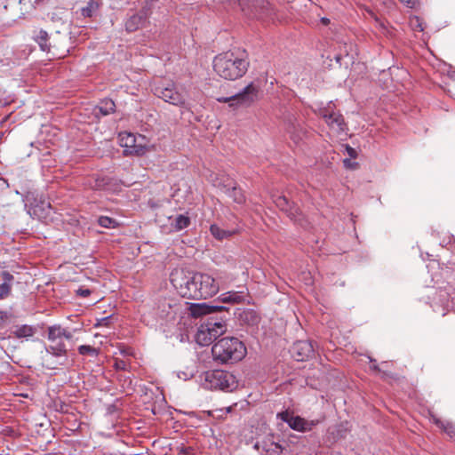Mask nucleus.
Listing matches in <instances>:
<instances>
[{
  "label": "nucleus",
  "mask_w": 455,
  "mask_h": 455,
  "mask_svg": "<svg viewBox=\"0 0 455 455\" xmlns=\"http://www.w3.org/2000/svg\"><path fill=\"white\" fill-rule=\"evenodd\" d=\"M220 300L222 303L238 304L243 300V296L241 292L228 291L221 295Z\"/></svg>",
  "instance_id": "23"
},
{
  "label": "nucleus",
  "mask_w": 455,
  "mask_h": 455,
  "mask_svg": "<svg viewBox=\"0 0 455 455\" xmlns=\"http://www.w3.org/2000/svg\"><path fill=\"white\" fill-rule=\"evenodd\" d=\"M212 353L215 361L233 363L245 356L246 347L237 338L228 337L217 341L212 346Z\"/></svg>",
  "instance_id": "2"
},
{
  "label": "nucleus",
  "mask_w": 455,
  "mask_h": 455,
  "mask_svg": "<svg viewBox=\"0 0 455 455\" xmlns=\"http://www.w3.org/2000/svg\"><path fill=\"white\" fill-rule=\"evenodd\" d=\"M39 209H40V207L38 205H36L35 207H33V213L37 214V212Z\"/></svg>",
  "instance_id": "46"
},
{
  "label": "nucleus",
  "mask_w": 455,
  "mask_h": 455,
  "mask_svg": "<svg viewBox=\"0 0 455 455\" xmlns=\"http://www.w3.org/2000/svg\"><path fill=\"white\" fill-rule=\"evenodd\" d=\"M286 130L290 133L291 139L296 144L302 140L303 137L306 135V130L296 119L289 120Z\"/></svg>",
  "instance_id": "17"
},
{
  "label": "nucleus",
  "mask_w": 455,
  "mask_h": 455,
  "mask_svg": "<svg viewBox=\"0 0 455 455\" xmlns=\"http://www.w3.org/2000/svg\"><path fill=\"white\" fill-rule=\"evenodd\" d=\"M116 104L115 102L110 99H105L103 100L99 106L95 108V114L100 113L103 116L109 115L115 111Z\"/></svg>",
  "instance_id": "21"
},
{
  "label": "nucleus",
  "mask_w": 455,
  "mask_h": 455,
  "mask_svg": "<svg viewBox=\"0 0 455 455\" xmlns=\"http://www.w3.org/2000/svg\"><path fill=\"white\" fill-rule=\"evenodd\" d=\"M346 151L347 153V155L351 157V158H356L357 156V153L355 151V148H351L350 146L347 145L346 146Z\"/></svg>",
  "instance_id": "34"
},
{
  "label": "nucleus",
  "mask_w": 455,
  "mask_h": 455,
  "mask_svg": "<svg viewBox=\"0 0 455 455\" xmlns=\"http://www.w3.org/2000/svg\"><path fill=\"white\" fill-rule=\"evenodd\" d=\"M44 206H46L49 209L51 208L50 204H48V203L45 204L44 202H42V210H44Z\"/></svg>",
  "instance_id": "45"
},
{
  "label": "nucleus",
  "mask_w": 455,
  "mask_h": 455,
  "mask_svg": "<svg viewBox=\"0 0 455 455\" xmlns=\"http://www.w3.org/2000/svg\"><path fill=\"white\" fill-rule=\"evenodd\" d=\"M319 114L326 124L337 132H342L346 130L347 125L342 115L334 112L330 105L327 108L320 109Z\"/></svg>",
  "instance_id": "12"
},
{
  "label": "nucleus",
  "mask_w": 455,
  "mask_h": 455,
  "mask_svg": "<svg viewBox=\"0 0 455 455\" xmlns=\"http://www.w3.org/2000/svg\"><path fill=\"white\" fill-rule=\"evenodd\" d=\"M115 368L117 370H125L126 363L123 360H116L115 363Z\"/></svg>",
  "instance_id": "35"
},
{
  "label": "nucleus",
  "mask_w": 455,
  "mask_h": 455,
  "mask_svg": "<svg viewBox=\"0 0 455 455\" xmlns=\"http://www.w3.org/2000/svg\"><path fill=\"white\" fill-rule=\"evenodd\" d=\"M196 281L201 299L212 297L219 291V284L215 279L207 274L196 273Z\"/></svg>",
  "instance_id": "11"
},
{
  "label": "nucleus",
  "mask_w": 455,
  "mask_h": 455,
  "mask_svg": "<svg viewBox=\"0 0 455 455\" xmlns=\"http://www.w3.org/2000/svg\"><path fill=\"white\" fill-rule=\"evenodd\" d=\"M78 352L80 355H89L91 356H97L98 355V350L94 348L93 347L88 346V345H82L78 347Z\"/></svg>",
  "instance_id": "29"
},
{
  "label": "nucleus",
  "mask_w": 455,
  "mask_h": 455,
  "mask_svg": "<svg viewBox=\"0 0 455 455\" xmlns=\"http://www.w3.org/2000/svg\"><path fill=\"white\" fill-rule=\"evenodd\" d=\"M211 234L218 240H223L230 237L235 232L223 229L217 225H212L210 228Z\"/></svg>",
  "instance_id": "25"
},
{
  "label": "nucleus",
  "mask_w": 455,
  "mask_h": 455,
  "mask_svg": "<svg viewBox=\"0 0 455 455\" xmlns=\"http://www.w3.org/2000/svg\"><path fill=\"white\" fill-rule=\"evenodd\" d=\"M11 292V285L7 283L0 284V299L7 297Z\"/></svg>",
  "instance_id": "31"
},
{
  "label": "nucleus",
  "mask_w": 455,
  "mask_h": 455,
  "mask_svg": "<svg viewBox=\"0 0 455 455\" xmlns=\"http://www.w3.org/2000/svg\"><path fill=\"white\" fill-rule=\"evenodd\" d=\"M341 59H342V53L341 52L335 56V60H336V61L338 63H340Z\"/></svg>",
  "instance_id": "42"
},
{
  "label": "nucleus",
  "mask_w": 455,
  "mask_h": 455,
  "mask_svg": "<svg viewBox=\"0 0 455 455\" xmlns=\"http://www.w3.org/2000/svg\"><path fill=\"white\" fill-rule=\"evenodd\" d=\"M72 337V333L60 325L50 326L48 328V339L51 344L46 348L47 352L55 356L65 355L67 351L65 340L68 341Z\"/></svg>",
  "instance_id": "5"
},
{
  "label": "nucleus",
  "mask_w": 455,
  "mask_h": 455,
  "mask_svg": "<svg viewBox=\"0 0 455 455\" xmlns=\"http://www.w3.org/2000/svg\"><path fill=\"white\" fill-rule=\"evenodd\" d=\"M239 4L246 14L255 18H261L268 5L266 0H239Z\"/></svg>",
  "instance_id": "13"
},
{
  "label": "nucleus",
  "mask_w": 455,
  "mask_h": 455,
  "mask_svg": "<svg viewBox=\"0 0 455 455\" xmlns=\"http://www.w3.org/2000/svg\"><path fill=\"white\" fill-rule=\"evenodd\" d=\"M155 95L163 99L165 102L182 107L186 99L183 94L178 92L176 86L172 83L159 84L154 87Z\"/></svg>",
  "instance_id": "8"
},
{
  "label": "nucleus",
  "mask_w": 455,
  "mask_h": 455,
  "mask_svg": "<svg viewBox=\"0 0 455 455\" xmlns=\"http://www.w3.org/2000/svg\"><path fill=\"white\" fill-rule=\"evenodd\" d=\"M228 308L224 306L209 305L206 303H196L191 304L189 307L190 315L193 317H201L206 315H212L215 313L228 312Z\"/></svg>",
  "instance_id": "14"
},
{
  "label": "nucleus",
  "mask_w": 455,
  "mask_h": 455,
  "mask_svg": "<svg viewBox=\"0 0 455 455\" xmlns=\"http://www.w3.org/2000/svg\"><path fill=\"white\" fill-rule=\"evenodd\" d=\"M258 97V88L253 83L249 84L243 90L233 96L219 98L220 102L229 103L232 108L248 107L252 104Z\"/></svg>",
  "instance_id": "7"
},
{
  "label": "nucleus",
  "mask_w": 455,
  "mask_h": 455,
  "mask_svg": "<svg viewBox=\"0 0 455 455\" xmlns=\"http://www.w3.org/2000/svg\"><path fill=\"white\" fill-rule=\"evenodd\" d=\"M249 68V61L243 54L226 52L213 59V69L226 80H236L243 76Z\"/></svg>",
  "instance_id": "1"
},
{
  "label": "nucleus",
  "mask_w": 455,
  "mask_h": 455,
  "mask_svg": "<svg viewBox=\"0 0 455 455\" xmlns=\"http://www.w3.org/2000/svg\"><path fill=\"white\" fill-rule=\"evenodd\" d=\"M278 417L284 422H286L291 428L297 431H307L310 430L313 423L305 420L299 416H294L289 411H283L278 414Z\"/></svg>",
  "instance_id": "15"
},
{
  "label": "nucleus",
  "mask_w": 455,
  "mask_h": 455,
  "mask_svg": "<svg viewBox=\"0 0 455 455\" xmlns=\"http://www.w3.org/2000/svg\"><path fill=\"white\" fill-rule=\"evenodd\" d=\"M9 319V315L6 312L0 311V325Z\"/></svg>",
  "instance_id": "39"
},
{
  "label": "nucleus",
  "mask_w": 455,
  "mask_h": 455,
  "mask_svg": "<svg viewBox=\"0 0 455 455\" xmlns=\"http://www.w3.org/2000/svg\"><path fill=\"white\" fill-rule=\"evenodd\" d=\"M340 52H344L345 55H348V50L347 45L346 44H343L342 45H339Z\"/></svg>",
  "instance_id": "41"
},
{
  "label": "nucleus",
  "mask_w": 455,
  "mask_h": 455,
  "mask_svg": "<svg viewBox=\"0 0 455 455\" xmlns=\"http://www.w3.org/2000/svg\"><path fill=\"white\" fill-rule=\"evenodd\" d=\"M226 193L229 197L233 199L236 204H243L245 201V197L242 192V190L235 186H232L231 188H228Z\"/></svg>",
  "instance_id": "24"
},
{
  "label": "nucleus",
  "mask_w": 455,
  "mask_h": 455,
  "mask_svg": "<svg viewBox=\"0 0 455 455\" xmlns=\"http://www.w3.org/2000/svg\"><path fill=\"white\" fill-rule=\"evenodd\" d=\"M2 275H3V279L4 281V283H7L10 284V283L13 280L12 275H11L10 273H8L6 271L3 272Z\"/></svg>",
  "instance_id": "36"
},
{
  "label": "nucleus",
  "mask_w": 455,
  "mask_h": 455,
  "mask_svg": "<svg viewBox=\"0 0 455 455\" xmlns=\"http://www.w3.org/2000/svg\"><path fill=\"white\" fill-rule=\"evenodd\" d=\"M402 3L406 4L408 6L412 7L416 3V0H400Z\"/></svg>",
  "instance_id": "40"
},
{
  "label": "nucleus",
  "mask_w": 455,
  "mask_h": 455,
  "mask_svg": "<svg viewBox=\"0 0 455 455\" xmlns=\"http://www.w3.org/2000/svg\"><path fill=\"white\" fill-rule=\"evenodd\" d=\"M171 282L181 297L201 299L197 290L196 273L184 269H175L171 274Z\"/></svg>",
  "instance_id": "3"
},
{
  "label": "nucleus",
  "mask_w": 455,
  "mask_h": 455,
  "mask_svg": "<svg viewBox=\"0 0 455 455\" xmlns=\"http://www.w3.org/2000/svg\"><path fill=\"white\" fill-rule=\"evenodd\" d=\"M12 333L18 339L20 338H28L34 335L35 328L29 325H22L17 327Z\"/></svg>",
  "instance_id": "26"
},
{
  "label": "nucleus",
  "mask_w": 455,
  "mask_h": 455,
  "mask_svg": "<svg viewBox=\"0 0 455 455\" xmlns=\"http://www.w3.org/2000/svg\"><path fill=\"white\" fill-rule=\"evenodd\" d=\"M275 204L276 207L284 212L295 223H298L302 227H306L307 225V221L305 220L300 210L296 207L293 203H291L286 196H278L275 199Z\"/></svg>",
  "instance_id": "9"
},
{
  "label": "nucleus",
  "mask_w": 455,
  "mask_h": 455,
  "mask_svg": "<svg viewBox=\"0 0 455 455\" xmlns=\"http://www.w3.org/2000/svg\"><path fill=\"white\" fill-rule=\"evenodd\" d=\"M265 455H290L286 447L278 443H271L265 448Z\"/></svg>",
  "instance_id": "22"
},
{
  "label": "nucleus",
  "mask_w": 455,
  "mask_h": 455,
  "mask_svg": "<svg viewBox=\"0 0 455 455\" xmlns=\"http://www.w3.org/2000/svg\"><path fill=\"white\" fill-rule=\"evenodd\" d=\"M35 40L39 44L42 51L49 53L52 52L54 58H61L67 51L65 46L61 47L60 33L49 36L46 31L40 29L35 36Z\"/></svg>",
  "instance_id": "6"
},
{
  "label": "nucleus",
  "mask_w": 455,
  "mask_h": 455,
  "mask_svg": "<svg viewBox=\"0 0 455 455\" xmlns=\"http://www.w3.org/2000/svg\"><path fill=\"white\" fill-rule=\"evenodd\" d=\"M147 20V13L140 12L131 16L125 22V28L128 32H134L142 28Z\"/></svg>",
  "instance_id": "18"
},
{
  "label": "nucleus",
  "mask_w": 455,
  "mask_h": 455,
  "mask_svg": "<svg viewBox=\"0 0 455 455\" xmlns=\"http://www.w3.org/2000/svg\"><path fill=\"white\" fill-rule=\"evenodd\" d=\"M107 184L105 179H96L95 180V185L93 186V188L95 189H101L105 187Z\"/></svg>",
  "instance_id": "33"
},
{
  "label": "nucleus",
  "mask_w": 455,
  "mask_h": 455,
  "mask_svg": "<svg viewBox=\"0 0 455 455\" xmlns=\"http://www.w3.org/2000/svg\"><path fill=\"white\" fill-rule=\"evenodd\" d=\"M371 369L375 371H380V370H379V366L377 364H372L371 366Z\"/></svg>",
  "instance_id": "44"
},
{
  "label": "nucleus",
  "mask_w": 455,
  "mask_h": 455,
  "mask_svg": "<svg viewBox=\"0 0 455 455\" xmlns=\"http://www.w3.org/2000/svg\"><path fill=\"white\" fill-rule=\"evenodd\" d=\"M101 5V0H90L87 5L81 9V15L84 18H92L96 15Z\"/></svg>",
  "instance_id": "20"
},
{
  "label": "nucleus",
  "mask_w": 455,
  "mask_h": 455,
  "mask_svg": "<svg viewBox=\"0 0 455 455\" xmlns=\"http://www.w3.org/2000/svg\"><path fill=\"white\" fill-rule=\"evenodd\" d=\"M292 354L297 361H306L315 355L312 343L308 340H299L293 344Z\"/></svg>",
  "instance_id": "16"
},
{
  "label": "nucleus",
  "mask_w": 455,
  "mask_h": 455,
  "mask_svg": "<svg viewBox=\"0 0 455 455\" xmlns=\"http://www.w3.org/2000/svg\"><path fill=\"white\" fill-rule=\"evenodd\" d=\"M190 224V219L188 216L185 215H178L174 220L173 227L176 230H182L183 228H186Z\"/></svg>",
  "instance_id": "27"
},
{
  "label": "nucleus",
  "mask_w": 455,
  "mask_h": 455,
  "mask_svg": "<svg viewBox=\"0 0 455 455\" xmlns=\"http://www.w3.org/2000/svg\"><path fill=\"white\" fill-rule=\"evenodd\" d=\"M321 22L323 24V25H328L330 23V20L327 19V18H323L321 20Z\"/></svg>",
  "instance_id": "43"
},
{
  "label": "nucleus",
  "mask_w": 455,
  "mask_h": 455,
  "mask_svg": "<svg viewBox=\"0 0 455 455\" xmlns=\"http://www.w3.org/2000/svg\"><path fill=\"white\" fill-rule=\"evenodd\" d=\"M98 223L100 226H101L103 228H115L117 224L114 219L107 217V216L100 217L98 220Z\"/></svg>",
  "instance_id": "28"
},
{
  "label": "nucleus",
  "mask_w": 455,
  "mask_h": 455,
  "mask_svg": "<svg viewBox=\"0 0 455 455\" xmlns=\"http://www.w3.org/2000/svg\"><path fill=\"white\" fill-rule=\"evenodd\" d=\"M212 387L224 391H232L237 387L235 377L224 371H214L208 376Z\"/></svg>",
  "instance_id": "10"
},
{
  "label": "nucleus",
  "mask_w": 455,
  "mask_h": 455,
  "mask_svg": "<svg viewBox=\"0 0 455 455\" xmlns=\"http://www.w3.org/2000/svg\"><path fill=\"white\" fill-rule=\"evenodd\" d=\"M121 146L125 148L124 152L129 154L140 155L142 152V148H138L135 145V137L131 133L120 135Z\"/></svg>",
  "instance_id": "19"
},
{
  "label": "nucleus",
  "mask_w": 455,
  "mask_h": 455,
  "mask_svg": "<svg viewBox=\"0 0 455 455\" xmlns=\"http://www.w3.org/2000/svg\"><path fill=\"white\" fill-rule=\"evenodd\" d=\"M227 331V324L224 317L211 316L200 325L196 335V340L200 346H208L217 338Z\"/></svg>",
  "instance_id": "4"
},
{
  "label": "nucleus",
  "mask_w": 455,
  "mask_h": 455,
  "mask_svg": "<svg viewBox=\"0 0 455 455\" xmlns=\"http://www.w3.org/2000/svg\"><path fill=\"white\" fill-rule=\"evenodd\" d=\"M76 293L82 297H88L91 294V291L89 289L80 288L76 291Z\"/></svg>",
  "instance_id": "37"
},
{
  "label": "nucleus",
  "mask_w": 455,
  "mask_h": 455,
  "mask_svg": "<svg viewBox=\"0 0 455 455\" xmlns=\"http://www.w3.org/2000/svg\"><path fill=\"white\" fill-rule=\"evenodd\" d=\"M433 421L438 427L443 429L447 434L451 435L453 432V427L450 423L444 424L435 416H433Z\"/></svg>",
  "instance_id": "30"
},
{
  "label": "nucleus",
  "mask_w": 455,
  "mask_h": 455,
  "mask_svg": "<svg viewBox=\"0 0 455 455\" xmlns=\"http://www.w3.org/2000/svg\"><path fill=\"white\" fill-rule=\"evenodd\" d=\"M343 164L347 169L355 170L358 167V163L352 161L349 158L343 160Z\"/></svg>",
  "instance_id": "32"
},
{
  "label": "nucleus",
  "mask_w": 455,
  "mask_h": 455,
  "mask_svg": "<svg viewBox=\"0 0 455 455\" xmlns=\"http://www.w3.org/2000/svg\"><path fill=\"white\" fill-rule=\"evenodd\" d=\"M244 314L247 317L250 316L252 324L256 323L258 322V316L255 315L254 312L250 311V312H246Z\"/></svg>",
  "instance_id": "38"
}]
</instances>
